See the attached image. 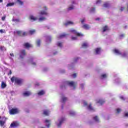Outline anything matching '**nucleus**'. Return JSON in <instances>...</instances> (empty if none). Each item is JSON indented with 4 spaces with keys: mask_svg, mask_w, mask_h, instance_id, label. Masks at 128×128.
Listing matches in <instances>:
<instances>
[{
    "mask_svg": "<svg viewBox=\"0 0 128 128\" xmlns=\"http://www.w3.org/2000/svg\"><path fill=\"white\" fill-rule=\"evenodd\" d=\"M104 8H108V6H110V4H108V2H106L104 4Z\"/></svg>",
    "mask_w": 128,
    "mask_h": 128,
    "instance_id": "obj_39",
    "label": "nucleus"
},
{
    "mask_svg": "<svg viewBox=\"0 0 128 128\" xmlns=\"http://www.w3.org/2000/svg\"><path fill=\"white\" fill-rule=\"evenodd\" d=\"M16 33L20 36H26L27 34L26 32H24L22 31H17Z\"/></svg>",
    "mask_w": 128,
    "mask_h": 128,
    "instance_id": "obj_12",
    "label": "nucleus"
},
{
    "mask_svg": "<svg viewBox=\"0 0 128 128\" xmlns=\"http://www.w3.org/2000/svg\"><path fill=\"white\" fill-rule=\"evenodd\" d=\"M120 112H122V109L118 108L116 109V113L117 114H120Z\"/></svg>",
    "mask_w": 128,
    "mask_h": 128,
    "instance_id": "obj_43",
    "label": "nucleus"
},
{
    "mask_svg": "<svg viewBox=\"0 0 128 128\" xmlns=\"http://www.w3.org/2000/svg\"><path fill=\"white\" fill-rule=\"evenodd\" d=\"M74 5H71L68 8V10H74Z\"/></svg>",
    "mask_w": 128,
    "mask_h": 128,
    "instance_id": "obj_36",
    "label": "nucleus"
},
{
    "mask_svg": "<svg viewBox=\"0 0 128 128\" xmlns=\"http://www.w3.org/2000/svg\"><path fill=\"white\" fill-rule=\"evenodd\" d=\"M30 18L32 22H34L36 20H38V17L34 16V15H30Z\"/></svg>",
    "mask_w": 128,
    "mask_h": 128,
    "instance_id": "obj_13",
    "label": "nucleus"
},
{
    "mask_svg": "<svg viewBox=\"0 0 128 128\" xmlns=\"http://www.w3.org/2000/svg\"><path fill=\"white\" fill-rule=\"evenodd\" d=\"M66 84L68 86H69L73 88L74 90V88H76V86H78V84L76 82H74L72 81H66Z\"/></svg>",
    "mask_w": 128,
    "mask_h": 128,
    "instance_id": "obj_3",
    "label": "nucleus"
},
{
    "mask_svg": "<svg viewBox=\"0 0 128 128\" xmlns=\"http://www.w3.org/2000/svg\"><path fill=\"white\" fill-rule=\"evenodd\" d=\"M54 54H58V52H56V53H54Z\"/></svg>",
    "mask_w": 128,
    "mask_h": 128,
    "instance_id": "obj_60",
    "label": "nucleus"
},
{
    "mask_svg": "<svg viewBox=\"0 0 128 128\" xmlns=\"http://www.w3.org/2000/svg\"><path fill=\"white\" fill-rule=\"evenodd\" d=\"M96 12V8H91L90 10V12L92 13Z\"/></svg>",
    "mask_w": 128,
    "mask_h": 128,
    "instance_id": "obj_40",
    "label": "nucleus"
},
{
    "mask_svg": "<svg viewBox=\"0 0 128 128\" xmlns=\"http://www.w3.org/2000/svg\"><path fill=\"white\" fill-rule=\"evenodd\" d=\"M126 8L124 7H121V8H120V12H122L123 10H124Z\"/></svg>",
    "mask_w": 128,
    "mask_h": 128,
    "instance_id": "obj_48",
    "label": "nucleus"
},
{
    "mask_svg": "<svg viewBox=\"0 0 128 128\" xmlns=\"http://www.w3.org/2000/svg\"><path fill=\"white\" fill-rule=\"evenodd\" d=\"M11 82H14L15 84H18V86H20V84H22V80L18 77H12L11 78Z\"/></svg>",
    "mask_w": 128,
    "mask_h": 128,
    "instance_id": "obj_2",
    "label": "nucleus"
},
{
    "mask_svg": "<svg viewBox=\"0 0 128 128\" xmlns=\"http://www.w3.org/2000/svg\"><path fill=\"white\" fill-rule=\"evenodd\" d=\"M16 2L19 4V6H23L24 5V2L22 1L21 0H16Z\"/></svg>",
    "mask_w": 128,
    "mask_h": 128,
    "instance_id": "obj_23",
    "label": "nucleus"
},
{
    "mask_svg": "<svg viewBox=\"0 0 128 128\" xmlns=\"http://www.w3.org/2000/svg\"><path fill=\"white\" fill-rule=\"evenodd\" d=\"M84 86V84H80V88H83Z\"/></svg>",
    "mask_w": 128,
    "mask_h": 128,
    "instance_id": "obj_49",
    "label": "nucleus"
},
{
    "mask_svg": "<svg viewBox=\"0 0 128 128\" xmlns=\"http://www.w3.org/2000/svg\"><path fill=\"white\" fill-rule=\"evenodd\" d=\"M94 120L96 122H100V119L98 118V116H94Z\"/></svg>",
    "mask_w": 128,
    "mask_h": 128,
    "instance_id": "obj_29",
    "label": "nucleus"
},
{
    "mask_svg": "<svg viewBox=\"0 0 128 128\" xmlns=\"http://www.w3.org/2000/svg\"><path fill=\"white\" fill-rule=\"evenodd\" d=\"M78 60H80L79 58H74V62H78Z\"/></svg>",
    "mask_w": 128,
    "mask_h": 128,
    "instance_id": "obj_47",
    "label": "nucleus"
},
{
    "mask_svg": "<svg viewBox=\"0 0 128 128\" xmlns=\"http://www.w3.org/2000/svg\"><path fill=\"white\" fill-rule=\"evenodd\" d=\"M69 114L70 116H74L76 114V112H74V111L73 110H70L69 112Z\"/></svg>",
    "mask_w": 128,
    "mask_h": 128,
    "instance_id": "obj_27",
    "label": "nucleus"
},
{
    "mask_svg": "<svg viewBox=\"0 0 128 128\" xmlns=\"http://www.w3.org/2000/svg\"><path fill=\"white\" fill-rule=\"evenodd\" d=\"M30 64H32L33 66H36V62H34V60H32V59H30Z\"/></svg>",
    "mask_w": 128,
    "mask_h": 128,
    "instance_id": "obj_35",
    "label": "nucleus"
},
{
    "mask_svg": "<svg viewBox=\"0 0 128 128\" xmlns=\"http://www.w3.org/2000/svg\"><path fill=\"white\" fill-rule=\"evenodd\" d=\"M41 42H42V40L40 39H38L36 40V44L37 46H40Z\"/></svg>",
    "mask_w": 128,
    "mask_h": 128,
    "instance_id": "obj_21",
    "label": "nucleus"
},
{
    "mask_svg": "<svg viewBox=\"0 0 128 128\" xmlns=\"http://www.w3.org/2000/svg\"><path fill=\"white\" fill-rule=\"evenodd\" d=\"M52 40V38L50 36H48L46 38V42H50Z\"/></svg>",
    "mask_w": 128,
    "mask_h": 128,
    "instance_id": "obj_31",
    "label": "nucleus"
},
{
    "mask_svg": "<svg viewBox=\"0 0 128 128\" xmlns=\"http://www.w3.org/2000/svg\"><path fill=\"white\" fill-rule=\"evenodd\" d=\"M82 104H84V106H86L88 110H90L91 112H94V109L92 107V104H90L88 106V103L85 100H83L82 102Z\"/></svg>",
    "mask_w": 128,
    "mask_h": 128,
    "instance_id": "obj_4",
    "label": "nucleus"
},
{
    "mask_svg": "<svg viewBox=\"0 0 128 128\" xmlns=\"http://www.w3.org/2000/svg\"><path fill=\"white\" fill-rule=\"evenodd\" d=\"M108 26H105L103 28L102 32H108Z\"/></svg>",
    "mask_w": 128,
    "mask_h": 128,
    "instance_id": "obj_28",
    "label": "nucleus"
},
{
    "mask_svg": "<svg viewBox=\"0 0 128 128\" xmlns=\"http://www.w3.org/2000/svg\"><path fill=\"white\" fill-rule=\"evenodd\" d=\"M108 74H102L101 75V78L102 80H104V78H108Z\"/></svg>",
    "mask_w": 128,
    "mask_h": 128,
    "instance_id": "obj_22",
    "label": "nucleus"
},
{
    "mask_svg": "<svg viewBox=\"0 0 128 128\" xmlns=\"http://www.w3.org/2000/svg\"><path fill=\"white\" fill-rule=\"evenodd\" d=\"M102 2V0H98L96 2V4H100Z\"/></svg>",
    "mask_w": 128,
    "mask_h": 128,
    "instance_id": "obj_46",
    "label": "nucleus"
},
{
    "mask_svg": "<svg viewBox=\"0 0 128 128\" xmlns=\"http://www.w3.org/2000/svg\"><path fill=\"white\" fill-rule=\"evenodd\" d=\"M71 38L72 40H78V36H72Z\"/></svg>",
    "mask_w": 128,
    "mask_h": 128,
    "instance_id": "obj_41",
    "label": "nucleus"
},
{
    "mask_svg": "<svg viewBox=\"0 0 128 128\" xmlns=\"http://www.w3.org/2000/svg\"><path fill=\"white\" fill-rule=\"evenodd\" d=\"M96 20H100V18H96Z\"/></svg>",
    "mask_w": 128,
    "mask_h": 128,
    "instance_id": "obj_57",
    "label": "nucleus"
},
{
    "mask_svg": "<svg viewBox=\"0 0 128 128\" xmlns=\"http://www.w3.org/2000/svg\"><path fill=\"white\" fill-rule=\"evenodd\" d=\"M114 54H117V56H126V53H124L122 54V53L118 50V49H115L114 50Z\"/></svg>",
    "mask_w": 128,
    "mask_h": 128,
    "instance_id": "obj_7",
    "label": "nucleus"
},
{
    "mask_svg": "<svg viewBox=\"0 0 128 128\" xmlns=\"http://www.w3.org/2000/svg\"><path fill=\"white\" fill-rule=\"evenodd\" d=\"M12 22H14V19H13V20H12Z\"/></svg>",
    "mask_w": 128,
    "mask_h": 128,
    "instance_id": "obj_61",
    "label": "nucleus"
},
{
    "mask_svg": "<svg viewBox=\"0 0 128 128\" xmlns=\"http://www.w3.org/2000/svg\"><path fill=\"white\" fill-rule=\"evenodd\" d=\"M26 50H21L20 51V58H24V56H26Z\"/></svg>",
    "mask_w": 128,
    "mask_h": 128,
    "instance_id": "obj_10",
    "label": "nucleus"
},
{
    "mask_svg": "<svg viewBox=\"0 0 128 128\" xmlns=\"http://www.w3.org/2000/svg\"><path fill=\"white\" fill-rule=\"evenodd\" d=\"M56 46L59 48H62V46H63L62 42H58L56 43Z\"/></svg>",
    "mask_w": 128,
    "mask_h": 128,
    "instance_id": "obj_26",
    "label": "nucleus"
},
{
    "mask_svg": "<svg viewBox=\"0 0 128 128\" xmlns=\"http://www.w3.org/2000/svg\"><path fill=\"white\" fill-rule=\"evenodd\" d=\"M9 112L10 114H16L20 112V110L18 108H13L10 110Z\"/></svg>",
    "mask_w": 128,
    "mask_h": 128,
    "instance_id": "obj_5",
    "label": "nucleus"
},
{
    "mask_svg": "<svg viewBox=\"0 0 128 128\" xmlns=\"http://www.w3.org/2000/svg\"><path fill=\"white\" fill-rule=\"evenodd\" d=\"M30 34H36V30H30L29 32Z\"/></svg>",
    "mask_w": 128,
    "mask_h": 128,
    "instance_id": "obj_37",
    "label": "nucleus"
},
{
    "mask_svg": "<svg viewBox=\"0 0 128 128\" xmlns=\"http://www.w3.org/2000/svg\"><path fill=\"white\" fill-rule=\"evenodd\" d=\"M2 20H6V16H2Z\"/></svg>",
    "mask_w": 128,
    "mask_h": 128,
    "instance_id": "obj_53",
    "label": "nucleus"
},
{
    "mask_svg": "<svg viewBox=\"0 0 128 128\" xmlns=\"http://www.w3.org/2000/svg\"><path fill=\"white\" fill-rule=\"evenodd\" d=\"M8 74H12V70H10V72Z\"/></svg>",
    "mask_w": 128,
    "mask_h": 128,
    "instance_id": "obj_56",
    "label": "nucleus"
},
{
    "mask_svg": "<svg viewBox=\"0 0 128 128\" xmlns=\"http://www.w3.org/2000/svg\"><path fill=\"white\" fill-rule=\"evenodd\" d=\"M82 28H84V30H90V25L88 24H84L82 26Z\"/></svg>",
    "mask_w": 128,
    "mask_h": 128,
    "instance_id": "obj_14",
    "label": "nucleus"
},
{
    "mask_svg": "<svg viewBox=\"0 0 128 128\" xmlns=\"http://www.w3.org/2000/svg\"><path fill=\"white\" fill-rule=\"evenodd\" d=\"M24 46L26 48H30L32 46V44H28V43H25L24 44Z\"/></svg>",
    "mask_w": 128,
    "mask_h": 128,
    "instance_id": "obj_24",
    "label": "nucleus"
},
{
    "mask_svg": "<svg viewBox=\"0 0 128 128\" xmlns=\"http://www.w3.org/2000/svg\"><path fill=\"white\" fill-rule=\"evenodd\" d=\"M16 20V22H18V20Z\"/></svg>",
    "mask_w": 128,
    "mask_h": 128,
    "instance_id": "obj_62",
    "label": "nucleus"
},
{
    "mask_svg": "<svg viewBox=\"0 0 128 128\" xmlns=\"http://www.w3.org/2000/svg\"><path fill=\"white\" fill-rule=\"evenodd\" d=\"M44 90H41V91H40V92L38 93V96H42V95H44Z\"/></svg>",
    "mask_w": 128,
    "mask_h": 128,
    "instance_id": "obj_33",
    "label": "nucleus"
},
{
    "mask_svg": "<svg viewBox=\"0 0 128 128\" xmlns=\"http://www.w3.org/2000/svg\"><path fill=\"white\" fill-rule=\"evenodd\" d=\"M64 24L66 26H70L72 24H74V22L72 21H68L67 22L64 23Z\"/></svg>",
    "mask_w": 128,
    "mask_h": 128,
    "instance_id": "obj_17",
    "label": "nucleus"
},
{
    "mask_svg": "<svg viewBox=\"0 0 128 128\" xmlns=\"http://www.w3.org/2000/svg\"><path fill=\"white\" fill-rule=\"evenodd\" d=\"M106 102L104 99H97L96 100V104H99V106H102V104H104Z\"/></svg>",
    "mask_w": 128,
    "mask_h": 128,
    "instance_id": "obj_9",
    "label": "nucleus"
},
{
    "mask_svg": "<svg viewBox=\"0 0 128 128\" xmlns=\"http://www.w3.org/2000/svg\"><path fill=\"white\" fill-rule=\"evenodd\" d=\"M20 124L18 122H13L10 124L9 128H16V126H18Z\"/></svg>",
    "mask_w": 128,
    "mask_h": 128,
    "instance_id": "obj_11",
    "label": "nucleus"
},
{
    "mask_svg": "<svg viewBox=\"0 0 128 128\" xmlns=\"http://www.w3.org/2000/svg\"><path fill=\"white\" fill-rule=\"evenodd\" d=\"M30 94H32V92L30 91H26L23 93V96H30Z\"/></svg>",
    "mask_w": 128,
    "mask_h": 128,
    "instance_id": "obj_16",
    "label": "nucleus"
},
{
    "mask_svg": "<svg viewBox=\"0 0 128 128\" xmlns=\"http://www.w3.org/2000/svg\"><path fill=\"white\" fill-rule=\"evenodd\" d=\"M76 4V1H72V4Z\"/></svg>",
    "mask_w": 128,
    "mask_h": 128,
    "instance_id": "obj_55",
    "label": "nucleus"
},
{
    "mask_svg": "<svg viewBox=\"0 0 128 128\" xmlns=\"http://www.w3.org/2000/svg\"><path fill=\"white\" fill-rule=\"evenodd\" d=\"M1 88H6V84L4 83V82H2L1 84Z\"/></svg>",
    "mask_w": 128,
    "mask_h": 128,
    "instance_id": "obj_25",
    "label": "nucleus"
},
{
    "mask_svg": "<svg viewBox=\"0 0 128 128\" xmlns=\"http://www.w3.org/2000/svg\"><path fill=\"white\" fill-rule=\"evenodd\" d=\"M70 32H72V34H76V36H84V34H82V33H80L78 32H77L76 31V30H74V29H70Z\"/></svg>",
    "mask_w": 128,
    "mask_h": 128,
    "instance_id": "obj_6",
    "label": "nucleus"
},
{
    "mask_svg": "<svg viewBox=\"0 0 128 128\" xmlns=\"http://www.w3.org/2000/svg\"><path fill=\"white\" fill-rule=\"evenodd\" d=\"M124 116H126V118H128V112H126L124 113Z\"/></svg>",
    "mask_w": 128,
    "mask_h": 128,
    "instance_id": "obj_50",
    "label": "nucleus"
},
{
    "mask_svg": "<svg viewBox=\"0 0 128 128\" xmlns=\"http://www.w3.org/2000/svg\"><path fill=\"white\" fill-rule=\"evenodd\" d=\"M40 128H44V127H40Z\"/></svg>",
    "mask_w": 128,
    "mask_h": 128,
    "instance_id": "obj_63",
    "label": "nucleus"
},
{
    "mask_svg": "<svg viewBox=\"0 0 128 128\" xmlns=\"http://www.w3.org/2000/svg\"><path fill=\"white\" fill-rule=\"evenodd\" d=\"M64 120V118H60L56 122V125L58 128H60V126H62V124Z\"/></svg>",
    "mask_w": 128,
    "mask_h": 128,
    "instance_id": "obj_8",
    "label": "nucleus"
},
{
    "mask_svg": "<svg viewBox=\"0 0 128 128\" xmlns=\"http://www.w3.org/2000/svg\"><path fill=\"white\" fill-rule=\"evenodd\" d=\"M0 32H1V34L4 32V30H0Z\"/></svg>",
    "mask_w": 128,
    "mask_h": 128,
    "instance_id": "obj_52",
    "label": "nucleus"
},
{
    "mask_svg": "<svg viewBox=\"0 0 128 128\" xmlns=\"http://www.w3.org/2000/svg\"><path fill=\"white\" fill-rule=\"evenodd\" d=\"M45 123L46 124V126H47V128H50V120H46Z\"/></svg>",
    "mask_w": 128,
    "mask_h": 128,
    "instance_id": "obj_19",
    "label": "nucleus"
},
{
    "mask_svg": "<svg viewBox=\"0 0 128 128\" xmlns=\"http://www.w3.org/2000/svg\"><path fill=\"white\" fill-rule=\"evenodd\" d=\"M64 36H66V34H62L58 37V39L60 40V38H64Z\"/></svg>",
    "mask_w": 128,
    "mask_h": 128,
    "instance_id": "obj_30",
    "label": "nucleus"
},
{
    "mask_svg": "<svg viewBox=\"0 0 128 128\" xmlns=\"http://www.w3.org/2000/svg\"><path fill=\"white\" fill-rule=\"evenodd\" d=\"M10 58L11 60H12V58H14V53H10Z\"/></svg>",
    "mask_w": 128,
    "mask_h": 128,
    "instance_id": "obj_45",
    "label": "nucleus"
},
{
    "mask_svg": "<svg viewBox=\"0 0 128 128\" xmlns=\"http://www.w3.org/2000/svg\"><path fill=\"white\" fill-rule=\"evenodd\" d=\"M4 124H6V120H0V125L1 126H4Z\"/></svg>",
    "mask_w": 128,
    "mask_h": 128,
    "instance_id": "obj_34",
    "label": "nucleus"
},
{
    "mask_svg": "<svg viewBox=\"0 0 128 128\" xmlns=\"http://www.w3.org/2000/svg\"><path fill=\"white\" fill-rule=\"evenodd\" d=\"M120 36H124V34H122V35H120Z\"/></svg>",
    "mask_w": 128,
    "mask_h": 128,
    "instance_id": "obj_58",
    "label": "nucleus"
},
{
    "mask_svg": "<svg viewBox=\"0 0 128 128\" xmlns=\"http://www.w3.org/2000/svg\"><path fill=\"white\" fill-rule=\"evenodd\" d=\"M0 50H6V48H4V46H1L0 47Z\"/></svg>",
    "mask_w": 128,
    "mask_h": 128,
    "instance_id": "obj_44",
    "label": "nucleus"
},
{
    "mask_svg": "<svg viewBox=\"0 0 128 128\" xmlns=\"http://www.w3.org/2000/svg\"><path fill=\"white\" fill-rule=\"evenodd\" d=\"M72 76H73V78H76V74H73Z\"/></svg>",
    "mask_w": 128,
    "mask_h": 128,
    "instance_id": "obj_54",
    "label": "nucleus"
},
{
    "mask_svg": "<svg viewBox=\"0 0 128 128\" xmlns=\"http://www.w3.org/2000/svg\"><path fill=\"white\" fill-rule=\"evenodd\" d=\"M3 0H0V2H2Z\"/></svg>",
    "mask_w": 128,
    "mask_h": 128,
    "instance_id": "obj_59",
    "label": "nucleus"
},
{
    "mask_svg": "<svg viewBox=\"0 0 128 128\" xmlns=\"http://www.w3.org/2000/svg\"><path fill=\"white\" fill-rule=\"evenodd\" d=\"M80 22H81V24H84V22H86V18H81V19L80 20Z\"/></svg>",
    "mask_w": 128,
    "mask_h": 128,
    "instance_id": "obj_42",
    "label": "nucleus"
},
{
    "mask_svg": "<svg viewBox=\"0 0 128 128\" xmlns=\"http://www.w3.org/2000/svg\"><path fill=\"white\" fill-rule=\"evenodd\" d=\"M44 114L45 116H48L50 114V112L48 110H45L44 111Z\"/></svg>",
    "mask_w": 128,
    "mask_h": 128,
    "instance_id": "obj_32",
    "label": "nucleus"
},
{
    "mask_svg": "<svg viewBox=\"0 0 128 128\" xmlns=\"http://www.w3.org/2000/svg\"><path fill=\"white\" fill-rule=\"evenodd\" d=\"M82 46L83 48H86L88 46V43L84 42L82 44Z\"/></svg>",
    "mask_w": 128,
    "mask_h": 128,
    "instance_id": "obj_18",
    "label": "nucleus"
},
{
    "mask_svg": "<svg viewBox=\"0 0 128 128\" xmlns=\"http://www.w3.org/2000/svg\"><path fill=\"white\" fill-rule=\"evenodd\" d=\"M120 98L121 100H124V97L122 96H120Z\"/></svg>",
    "mask_w": 128,
    "mask_h": 128,
    "instance_id": "obj_51",
    "label": "nucleus"
},
{
    "mask_svg": "<svg viewBox=\"0 0 128 128\" xmlns=\"http://www.w3.org/2000/svg\"><path fill=\"white\" fill-rule=\"evenodd\" d=\"M68 100V98L66 96H64V95H62L61 96V102H66Z\"/></svg>",
    "mask_w": 128,
    "mask_h": 128,
    "instance_id": "obj_15",
    "label": "nucleus"
},
{
    "mask_svg": "<svg viewBox=\"0 0 128 128\" xmlns=\"http://www.w3.org/2000/svg\"><path fill=\"white\" fill-rule=\"evenodd\" d=\"M44 10H42L39 12V18L38 19V22H42L46 20V18L44 16H48V13L47 12L46 10H48V7L46 6H44L43 7Z\"/></svg>",
    "mask_w": 128,
    "mask_h": 128,
    "instance_id": "obj_1",
    "label": "nucleus"
},
{
    "mask_svg": "<svg viewBox=\"0 0 128 128\" xmlns=\"http://www.w3.org/2000/svg\"><path fill=\"white\" fill-rule=\"evenodd\" d=\"M96 54H100L102 52V49L100 48H96L95 50Z\"/></svg>",
    "mask_w": 128,
    "mask_h": 128,
    "instance_id": "obj_20",
    "label": "nucleus"
},
{
    "mask_svg": "<svg viewBox=\"0 0 128 128\" xmlns=\"http://www.w3.org/2000/svg\"><path fill=\"white\" fill-rule=\"evenodd\" d=\"M14 4V2H10L6 4V6H12Z\"/></svg>",
    "mask_w": 128,
    "mask_h": 128,
    "instance_id": "obj_38",
    "label": "nucleus"
}]
</instances>
